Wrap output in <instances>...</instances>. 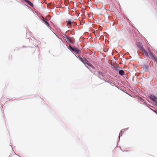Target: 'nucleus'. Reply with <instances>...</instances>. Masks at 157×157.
I'll list each match as a JSON object with an SVG mask.
<instances>
[{"mask_svg": "<svg viewBox=\"0 0 157 157\" xmlns=\"http://www.w3.org/2000/svg\"><path fill=\"white\" fill-rule=\"evenodd\" d=\"M68 48L69 50L74 52L76 54L79 53V52H81V51L79 49L75 47L72 48L70 45H69Z\"/></svg>", "mask_w": 157, "mask_h": 157, "instance_id": "nucleus-1", "label": "nucleus"}, {"mask_svg": "<svg viewBox=\"0 0 157 157\" xmlns=\"http://www.w3.org/2000/svg\"><path fill=\"white\" fill-rule=\"evenodd\" d=\"M65 40L68 44L70 45V44H73L74 41V38L66 36Z\"/></svg>", "mask_w": 157, "mask_h": 157, "instance_id": "nucleus-2", "label": "nucleus"}, {"mask_svg": "<svg viewBox=\"0 0 157 157\" xmlns=\"http://www.w3.org/2000/svg\"><path fill=\"white\" fill-rule=\"evenodd\" d=\"M148 55V57L150 58H151L153 60H155V62L157 63V57L155 55H154L151 51L149 52Z\"/></svg>", "mask_w": 157, "mask_h": 157, "instance_id": "nucleus-3", "label": "nucleus"}, {"mask_svg": "<svg viewBox=\"0 0 157 157\" xmlns=\"http://www.w3.org/2000/svg\"><path fill=\"white\" fill-rule=\"evenodd\" d=\"M40 19L43 22L48 26H49V24L48 22V20L45 18L43 16L40 17Z\"/></svg>", "mask_w": 157, "mask_h": 157, "instance_id": "nucleus-4", "label": "nucleus"}, {"mask_svg": "<svg viewBox=\"0 0 157 157\" xmlns=\"http://www.w3.org/2000/svg\"><path fill=\"white\" fill-rule=\"evenodd\" d=\"M150 98L151 100L157 104V98L154 95H151L150 96Z\"/></svg>", "mask_w": 157, "mask_h": 157, "instance_id": "nucleus-5", "label": "nucleus"}, {"mask_svg": "<svg viewBox=\"0 0 157 157\" xmlns=\"http://www.w3.org/2000/svg\"><path fill=\"white\" fill-rule=\"evenodd\" d=\"M67 25L69 28H70L72 26V23L71 21L68 20L66 21Z\"/></svg>", "mask_w": 157, "mask_h": 157, "instance_id": "nucleus-6", "label": "nucleus"}, {"mask_svg": "<svg viewBox=\"0 0 157 157\" xmlns=\"http://www.w3.org/2000/svg\"><path fill=\"white\" fill-rule=\"evenodd\" d=\"M137 46L139 48L141 51H142L144 49L143 48V46H142V45L140 43H138L137 44Z\"/></svg>", "mask_w": 157, "mask_h": 157, "instance_id": "nucleus-7", "label": "nucleus"}, {"mask_svg": "<svg viewBox=\"0 0 157 157\" xmlns=\"http://www.w3.org/2000/svg\"><path fill=\"white\" fill-rule=\"evenodd\" d=\"M79 59L83 63H84L86 60V59L84 57H79Z\"/></svg>", "mask_w": 157, "mask_h": 157, "instance_id": "nucleus-8", "label": "nucleus"}, {"mask_svg": "<svg viewBox=\"0 0 157 157\" xmlns=\"http://www.w3.org/2000/svg\"><path fill=\"white\" fill-rule=\"evenodd\" d=\"M84 64H86L88 65L89 66L93 68V66L92 64H91L90 63H89L87 59H86Z\"/></svg>", "mask_w": 157, "mask_h": 157, "instance_id": "nucleus-9", "label": "nucleus"}, {"mask_svg": "<svg viewBox=\"0 0 157 157\" xmlns=\"http://www.w3.org/2000/svg\"><path fill=\"white\" fill-rule=\"evenodd\" d=\"M142 51L144 53V54L146 56H149V54L146 52V51L144 49Z\"/></svg>", "mask_w": 157, "mask_h": 157, "instance_id": "nucleus-10", "label": "nucleus"}, {"mask_svg": "<svg viewBox=\"0 0 157 157\" xmlns=\"http://www.w3.org/2000/svg\"><path fill=\"white\" fill-rule=\"evenodd\" d=\"M119 73L121 75H123L124 74V73L123 70H120L119 71Z\"/></svg>", "mask_w": 157, "mask_h": 157, "instance_id": "nucleus-11", "label": "nucleus"}, {"mask_svg": "<svg viewBox=\"0 0 157 157\" xmlns=\"http://www.w3.org/2000/svg\"><path fill=\"white\" fill-rule=\"evenodd\" d=\"M123 131V130H121V132H120V134H119V136H121L122 135V132Z\"/></svg>", "mask_w": 157, "mask_h": 157, "instance_id": "nucleus-12", "label": "nucleus"}, {"mask_svg": "<svg viewBox=\"0 0 157 157\" xmlns=\"http://www.w3.org/2000/svg\"><path fill=\"white\" fill-rule=\"evenodd\" d=\"M27 2H28V3H29V5H30V6H32V3L31 2H29V1H27Z\"/></svg>", "mask_w": 157, "mask_h": 157, "instance_id": "nucleus-13", "label": "nucleus"}, {"mask_svg": "<svg viewBox=\"0 0 157 157\" xmlns=\"http://www.w3.org/2000/svg\"><path fill=\"white\" fill-rule=\"evenodd\" d=\"M98 73L100 75H101L102 74V72H99Z\"/></svg>", "mask_w": 157, "mask_h": 157, "instance_id": "nucleus-14", "label": "nucleus"}, {"mask_svg": "<svg viewBox=\"0 0 157 157\" xmlns=\"http://www.w3.org/2000/svg\"><path fill=\"white\" fill-rule=\"evenodd\" d=\"M5 86H6V85H4V87H3V89H4L5 88Z\"/></svg>", "mask_w": 157, "mask_h": 157, "instance_id": "nucleus-15", "label": "nucleus"}]
</instances>
